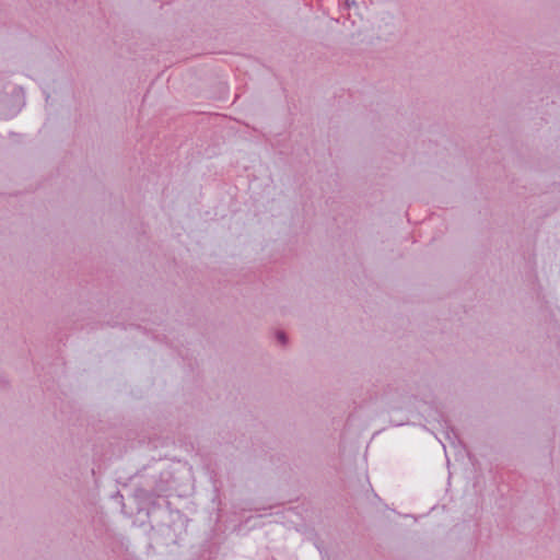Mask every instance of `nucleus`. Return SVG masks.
Masks as SVG:
<instances>
[{
	"label": "nucleus",
	"mask_w": 560,
	"mask_h": 560,
	"mask_svg": "<svg viewBox=\"0 0 560 560\" xmlns=\"http://www.w3.org/2000/svg\"><path fill=\"white\" fill-rule=\"evenodd\" d=\"M278 338L281 342H284V335L282 332L278 334Z\"/></svg>",
	"instance_id": "f257e3e1"
}]
</instances>
